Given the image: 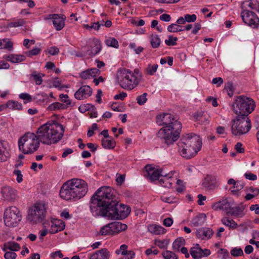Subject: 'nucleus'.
Instances as JSON below:
<instances>
[{"label":"nucleus","instance_id":"4","mask_svg":"<svg viewBox=\"0 0 259 259\" xmlns=\"http://www.w3.org/2000/svg\"><path fill=\"white\" fill-rule=\"evenodd\" d=\"M142 75L139 69L133 72L129 69H123L117 72V77L120 86L125 90L134 89L140 82Z\"/></svg>","mask_w":259,"mask_h":259},{"label":"nucleus","instance_id":"50","mask_svg":"<svg viewBox=\"0 0 259 259\" xmlns=\"http://www.w3.org/2000/svg\"><path fill=\"white\" fill-rule=\"evenodd\" d=\"M13 174L14 175L16 176V181L17 183H21V182H22L23 180V176L20 170L18 169H15L13 171Z\"/></svg>","mask_w":259,"mask_h":259},{"label":"nucleus","instance_id":"44","mask_svg":"<svg viewBox=\"0 0 259 259\" xmlns=\"http://www.w3.org/2000/svg\"><path fill=\"white\" fill-rule=\"evenodd\" d=\"M44 76V75L42 73H36V72H33L31 74V76L33 77V80L37 85H40L42 83V77Z\"/></svg>","mask_w":259,"mask_h":259},{"label":"nucleus","instance_id":"28","mask_svg":"<svg viewBox=\"0 0 259 259\" xmlns=\"http://www.w3.org/2000/svg\"><path fill=\"white\" fill-rule=\"evenodd\" d=\"M99 72V69L97 68L87 69L81 72L79 74V76L83 79H89L95 77Z\"/></svg>","mask_w":259,"mask_h":259},{"label":"nucleus","instance_id":"54","mask_svg":"<svg viewBox=\"0 0 259 259\" xmlns=\"http://www.w3.org/2000/svg\"><path fill=\"white\" fill-rule=\"evenodd\" d=\"M231 254L234 256H238L243 255V250L240 248H234L231 250Z\"/></svg>","mask_w":259,"mask_h":259},{"label":"nucleus","instance_id":"10","mask_svg":"<svg viewBox=\"0 0 259 259\" xmlns=\"http://www.w3.org/2000/svg\"><path fill=\"white\" fill-rule=\"evenodd\" d=\"M131 212L129 206L124 204H118L110 207V209H107L103 212V216L108 217L111 220L122 219L125 218Z\"/></svg>","mask_w":259,"mask_h":259},{"label":"nucleus","instance_id":"13","mask_svg":"<svg viewBox=\"0 0 259 259\" xmlns=\"http://www.w3.org/2000/svg\"><path fill=\"white\" fill-rule=\"evenodd\" d=\"M0 193L2 200L8 202H14L19 198L17 190L8 185L3 186L1 188Z\"/></svg>","mask_w":259,"mask_h":259},{"label":"nucleus","instance_id":"17","mask_svg":"<svg viewBox=\"0 0 259 259\" xmlns=\"http://www.w3.org/2000/svg\"><path fill=\"white\" fill-rule=\"evenodd\" d=\"M176 122H179L172 115L169 113H162L157 116V122L161 125L171 126Z\"/></svg>","mask_w":259,"mask_h":259},{"label":"nucleus","instance_id":"41","mask_svg":"<svg viewBox=\"0 0 259 259\" xmlns=\"http://www.w3.org/2000/svg\"><path fill=\"white\" fill-rule=\"evenodd\" d=\"M242 8L245 10H249L253 9L255 8V5L253 4L252 1H246L242 3Z\"/></svg>","mask_w":259,"mask_h":259},{"label":"nucleus","instance_id":"26","mask_svg":"<svg viewBox=\"0 0 259 259\" xmlns=\"http://www.w3.org/2000/svg\"><path fill=\"white\" fill-rule=\"evenodd\" d=\"M109 228L111 232V235L117 234L119 232L125 230L127 228V226L125 224H122L119 222H115L109 224Z\"/></svg>","mask_w":259,"mask_h":259},{"label":"nucleus","instance_id":"24","mask_svg":"<svg viewBox=\"0 0 259 259\" xmlns=\"http://www.w3.org/2000/svg\"><path fill=\"white\" fill-rule=\"evenodd\" d=\"M64 228L65 223L63 221L61 220L54 219L51 221L50 232L52 234H54L63 230Z\"/></svg>","mask_w":259,"mask_h":259},{"label":"nucleus","instance_id":"59","mask_svg":"<svg viewBox=\"0 0 259 259\" xmlns=\"http://www.w3.org/2000/svg\"><path fill=\"white\" fill-rule=\"evenodd\" d=\"M17 254L13 251H6L4 257L6 259H16Z\"/></svg>","mask_w":259,"mask_h":259},{"label":"nucleus","instance_id":"19","mask_svg":"<svg viewBox=\"0 0 259 259\" xmlns=\"http://www.w3.org/2000/svg\"><path fill=\"white\" fill-rule=\"evenodd\" d=\"M145 176L151 181H155L161 177V171L158 168L147 165L145 167Z\"/></svg>","mask_w":259,"mask_h":259},{"label":"nucleus","instance_id":"40","mask_svg":"<svg viewBox=\"0 0 259 259\" xmlns=\"http://www.w3.org/2000/svg\"><path fill=\"white\" fill-rule=\"evenodd\" d=\"M102 145L106 149H112L115 147V142L113 140L104 139L102 140Z\"/></svg>","mask_w":259,"mask_h":259},{"label":"nucleus","instance_id":"57","mask_svg":"<svg viewBox=\"0 0 259 259\" xmlns=\"http://www.w3.org/2000/svg\"><path fill=\"white\" fill-rule=\"evenodd\" d=\"M177 37L169 36L168 37V39L165 40V42L167 46H174L176 45V41H177Z\"/></svg>","mask_w":259,"mask_h":259},{"label":"nucleus","instance_id":"58","mask_svg":"<svg viewBox=\"0 0 259 259\" xmlns=\"http://www.w3.org/2000/svg\"><path fill=\"white\" fill-rule=\"evenodd\" d=\"M40 49L38 48H35L32 50L25 52V55L28 57L36 55L39 53Z\"/></svg>","mask_w":259,"mask_h":259},{"label":"nucleus","instance_id":"12","mask_svg":"<svg viewBox=\"0 0 259 259\" xmlns=\"http://www.w3.org/2000/svg\"><path fill=\"white\" fill-rule=\"evenodd\" d=\"M197 138L194 139L191 141L190 140H185L182 138L180 142L178 143L179 151L180 155L187 159H190L196 155V151L194 148H191V144L196 143Z\"/></svg>","mask_w":259,"mask_h":259},{"label":"nucleus","instance_id":"22","mask_svg":"<svg viewBox=\"0 0 259 259\" xmlns=\"http://www.w3.org/2000/svg\"><path fill=\"white\" fill-rule=\"evenodd\" d=\"M10 146L5 141H0V161H7L10 157Z\"/></svg>","mask_w":259,"mask_h":259},{"label":"nucleus","instance_id":"29","mask_svg":"<svg viewBox=\"0 0 259 259\" xmlns=\"http://www.w3.org/2000/svg\"><path fill=\"white\" fill-rule=\"evenodd\" d=\"M244 209V208L243 206L234 207L230 208V210L227 212V213L234 217L242 218L245 214Z\"/></svg>","mask_w":259,"mask_h":259},{"label":"nucleus","instance_id":"1","mask_svg":"<svg viewBox=\"0 0 259 259\" xmlns=\"http://www.w3.org/2000/svg\"><path fill=\"white\" fill-rule=\"evenodd\" d=\"M114 190L109 187H102L92 196L91 200L90 209L95 216L102 215L107 209L118 202Z\"/></svg>","mask_w":259,"mask_h":259},{"label":"nucleus","instance_id":"48","mask_svg":"<svg viewBox=\"0 0 259 259\" xmlns=\"http://www.w3.org/2000/svg\"><path fill=\"white\" fill-rule=\"evenodd\" d=\"M127 246L125 244H123L120 246L119 249L115 251V253L117 254H121L122 256L126 255V254L129 253V251L127 250Z\"/></svg>","mask_w":259,"mask_h":259},{"label":"nucleus","instance_id":"3","mask_svg":"<svg viewBox=\"0 0 259 259\" xmlns=\"http://www.w3.org/2000/svg\"><path fill=\"white\" fill-rule=\"evenodd\" d=\"M88 191V184L80 179H72L66 182L60 191V197L66 200L79 199Z\"/></svg>","mask_w":259,"mask_h":259},{"label":"nucleus","instance_id":"9","mask_svg":"<svg viewBox=\"0 0 259 259\" xmlns=\"http://www.w3.org/2000/svg\"><path fill=\"white\" fill-rule=\"evenodd\" d=\"M250 120L247 117L237 116L232 120V133L235 135H240L247 133L251 128Z\"/></svg>","mask_w":259,"mask_h":259},{"label":"nucleus","instance_id":"33","mask_svg":"<svg viewBox=\"0 0 259 259\" xmlns=\"http://www.w3.org/2000/svg\"><path fill=\"white\" fill-rule=\"evenodd\" d=\"M148 230L152 234L156 235L163 234L165 233V229L159 226L151 225L148 227Z\"/></svg>","mask_w":259,"mask_h":259},{"label":"nucleus","instance_id":"11","mask_svg":"<svg viewBox=\"0 0 259 259\" xmlns=\"http://www.w3.org/2000/svg\"><path fill=\"white\" fill-rule=\"evenodd\" d=\"M21 218L20 211L16 206H10L5 211L4 222L5 225L9 227L15 226L21 220Z\"/></svg>","mask_w":259,"mask_h":259},{"label":"nucleus","instance_id":"34","mask_svg":"<svg viewBox=\"0 0 259 259\" xmlns=\"http://www.w3.org/2000/svg\"><path fill=\"white\" fill-rule=\"evenodd\" d=\"M5 58L12 63H20L25 59V57L20 55H10L9 56H6Z\"/></svg>","mask_w":259,"mask_h":259},{"label":"nucleus","instance_id":"21","mask_svg":"<svg viewBox=\"0 0 259 259\" xmlns=\"http://www.w3.org/2000/svg\"><path fill=\"white\" fill-rule=\"evenodd\" d=\"M174 171H171L165 175H161V177L159 180L160 184L164 187H170L171 184L177 180V178L174 177Z\"/></svg>","mask_w":259,"mask_h":259},{"label":"nucleus","instance_id":"46","mask_svg":"<svg viewBox=\"0 0 259 259\" xmlns=\"http://www.w3.org/2000/svg\"><path fill=\"white\" fill-rule=\"evenodd\" d=\"M180 27H182V26L176 24H172L168 26L167 30L170 32H177L184 30L183 29H180Z\"/></svg>","mask_w":259,"mask_h":259},{"label":"nucleus","instance_id":"39","mask_svg":"<svg viewBox=\"0 0 259 259\" xmlns=\"http://www.w3.org/2000/svg\"><path fill=\"white\" fill-rule=\"evenodd\" d=\"M222 223L227 226L229 227L231 229H236L238 225L236 223H235L233 220L229 219L227 218H224L222 219Z\"/></svg>","mask_w":259,"mask_h":259},{"label":"nucleus","instance_id":"7","mask_svg":"<svg viewBox=\"0 0 259 259\" xmlns=\"http://www.w3.org/2000/svg\"><path fill=\"white\" fill-rule=\"evenodd\" d=\"M174 123L171 126H163L158 133V137L163 139L167 145L171 144L178 140L182 129V124L180 122Z\"/></svg>","mask_w":259,"mask_h":259},{"label":"nucleus","instance_id":"42","mask_svg":"<svg viewBox=\"0 0 259 259\" xmlns=\"http://www.w3.org/2000/svg\"><path fill=\"white\" fill-rule=\"evenodd\" d=\"M150 43L153 48H158L160 44V39L157 35H152Z\"/></svg>","mask_w":259,"mask_h":259},{"label":"nucleus","instance_id":"52","mask_svg":"<svg viewBox=\"0 0 259 259\" xmlns=\"http://www.w3.org/2000/svg\"><path fill=\"white\" fill-rule=\"evenodd\" d=\"M158 68L157 64H149L146 68V73L149 75H153L157 70Z\"/></svg>","mask_w":259,"mask_h":259},{"label":"nucleus","instance_id":"16","mask_svg":"<svg viewBox=\"0 0 259 259\" xmlns=\"http://www.w3.org/2000/svg\"><path fill=\"white\" fill-rule=\"evenodd\" d=\"M190 253L193 259H201L209 255L211 251L206 248H201L198 244H196L190 248Z\"/></svg>","mask_w":259,"mask_h":259},{"label":"nucleus","instance_id":"14","mask_svg":"<svg viewBox=\"0 0 259 259\" xmlns=\"http://www.w3.org/2000/svg\"><path fill=\"white\" fill-rule=\"evenodd\" d=\"M243 22L248 25L257 28L259 25V18L253 12L249 10L243 11L241 13Z\"/></svg>","mask_w":259,"mask_h":259},{"label":"nucleus","instance_id":"49","mask_svg":"<svg viewBox=\"0 0 259 259\" xmlns=\"http://www.w3.org/2000/svg\"><path fill=\"white\" fill-rule=\"evenodd\" d=\"M162 255L165 259H178V257L175 253L170 251H163Z\"/></svg>","mask_w":259,"mask_h":259},{"label":"nucleus","instance_id":"20","mask_svg":"<svg viewBox=\"0 0 259 259\" xmlns=\"http://www.w3.org/2000/svg\"><path fill=\"white\" fill-rule=\"evenodd\" d=\"M92 94V89L89 85H82L74 94L75 98L77 100H84L90 97Z\"/></svg>","mask_w":259,"mask_h":259},{"label":"nucleus","instance_id":"30","mask_svg":"<svg viewBox=\"0 0 259 259\" xmlns=\"http://www.w3.org/2000/svg\"><path fill=\"white\" fill-rule=\"evenodd\" d=\"M20 245L15 242L10 241L5 243L3 247V250L6 251L7 249H10L11 251H16L20 249Z\"/></svg>","mask_w":259,"mask_h":259},{"label":"nucleus","instance_id":"8","mask_svg":"<svg viewBox=\"0 0 259 259\" xmlns=\"http://www.w3.org/2000/svg\"><path fill=\"white\" fill-rule=\"evenodd\" d=\"M46 212L47 205L45 202L36 203L28 210L27 220L32 224L40 223L45 220Z\"/></svg>","mask_w":259,"mask_h":259},{"label":"nucleus","instance_id":"36","mask_svg":"<svg viewBox=\"0 0 259 259\" xmlns=\"http://www.w3.org/2000/svg\"><path fill=\"white\" fill-rule=\"evenodd\" d=\"M105 43L108 47L117 49L119 47V44L117 40L112 37H106L105 40Z\"/></svg>","mask_w":259,"mask_h":259},{"label":"nucleus","instance_id":"47","mask_svg":"<svg viewBox=\"0 0 259 259\" xmlns=\"http://www.w3.org/2000/svg\"><path fill=\"white\" fill-rule=\"evenodd\" d=\"M25 23L24 19H20L16 20L15 22H11L8 24L9 27H17L23 26Z\"/></svg>","mask_w":259,"mask_h":259},{"label":"nucleus","instance_id":"62","mask_svg":"<svg viewBox=\"0 0 259 259\" xmlns=\"http://www.w3.org/2000/svg\"><path fill=\"white\" fill-rule=\"evenodd\" d=\"M186 22H193L196 20V16L195 14L189 15L186 14L185 15Z\"/></svg>","mask_w":259,"mask_h":259},{"label":"nucleus","instance_id":"60","mask_svg":"<svg viewBox=\"0 0 259 259\" xmlns=\"http://www.w3.org/2000/svg\"><path fill=\"white\" fill-rule=\"evenodd\" d=\"M196 118L201 123H207L208 119L207 118V116L205 115H203L202 114L197 115V116L196 117Z\"/></svg>","mask_w":259,"mask_h":259},{"label":"nucleus","instance_id":"35","mask_svg":"<svg viewBox=\"0 0 259 259\" xmlns=\"http://www.w3.org/2000/svg\"><path fill=\"white\" fill-rule=\"evenodd\" d=\"M185 244V239L183 238H178L173 243L172 248L175 251L179 252Z\"/></svg>","mask_w":259,"mask_h":259},{"label":"nucleus","instance_id":"61","mask_svg":"<svg viewBox=\"0 0 259 259\" xmlns=\"http://www.w3.org/2000/svg\"><path fill=\"white\" fill-rule=\"evenodd\" d=\"M130 47L134 50L135 53L137 54H139L143 51V48L142 47H137L136 45L134 43H132L130 45Z\"/></svg>","mask_w":259,"mask_h":259},{"label":"nucleus","instance_id":"51","mask_svg":"<svg viewBox=\"0 0 259 259\" xmlns=\"http://www.w3.org/2000/svg\"><path fill=\"white\" fill-rule=\"evenodd\" d=\"M147 94L144 93L137 98V103L140 105H144L147 101Z\"/></svg>","mask_w":259,"mask_h":259},{"label":"nucleus","instance_id":"25","mask_svg":"<svg viewBox=\"0 0 259 259\" xmlns=\"http://www.w3.org/2000/svg\"><path fill=\"white\" fill-rule=\"evenodd\" d=\"M213 232L208 228H202L197 230L196 235L201 240L208 239L213 235Z\"/></svg>","mask_w":259,"mask_h":259},{"label":"nucleus","instance_id":"31","mask_svg":"<svg viewBox=\"0 0 259 259\" xmlns=\"http://www.w3.org/2000/svg\"><path fill=\"white\" fill-rule=\"evenodd\" d=\"M206 220V215L201 213L194 217L191 221V224L194 227H199L202 225Z\"/></svg>","mask_w":259,"mask_h":259},{"label":"nucleus","instance_id":"18","mask_svg":"<svg viewBox=\"0 0 259 259\" xmlns=\"http://www.w3.org/2000/svg\"><path fill=\"white\" fill-rule=\"evenodd\" d=\"M45 19L52 20L53 24L57 31L61 30L65 26L64 18L57 14H50Z\"/></svg>","mask_w":259,"mask_h":259},{"label":"nucleus","instance_id":"2","mask_svg":"<svg viewBox=\"0 0 259 259\" xmlns=\"http://www.w3.org/2000/svg\"><path fill=\"white\" fill-rule=\"evenodd\" d=\"M64 127L63 125L55 121H49L39 127L37 134L41 143L51 145L58 142L62 138Z\"/></svg>","mask_w":259,"mask_h":259},{"label":"nucleus","instance_id":"27","mask_svg":"<svg viewBox=\"0 0 259 259\" xmlns=\"http://www.w3.org/2000/svg\"><path fill=\"white\" fill-rule=\"evenodd\" d=\"M110 253L106 248H102L97 251L91 256L90 259H109Z\"/></svg>","mask_w":259,"mask_h":259},{"label":"nucleus","instance_id":"53","mask_svg":"<svg viewBox=\"0 0 259 259\" xmlns=\"http://www.w3.org/2000/svg\"><path fill=\"white\" fill-rule=\"evenodd\" d=\"M225 89L227 91L228 95L230 97L233 95L234 89L232 82H228L225 85Z\"/></svg>","mask_w":259,"mask_h":259},{"label":"nucleus","instance_id":"5","mask_svg":"<svg viewBox=\"0 0 259 259\" xmlns=\"http://www.w3.org/2000/svg\"><path fill=\"white\" fill-rule=\"evenodd\" d=\"M40 142L38 135L33 133H27L19 140V150L25 154H32L37 150Z\"/></svg>","mask_w":259,"mask_h":259},{"label":"nucleus","instance_id":"63","mask_svg":"<svg viewBox=\"0 0 259 259\" xmlns=\"http://www.w3.org/2000/svg\"><path fill=\"white\" fill-rule=\"evenodd\" d=\"M176 184H177V187H176L177 191L178 192H183L184 189V186L183 184L182 181L180 180H177Z\"/></svg>","mask_w":259,"mask_h":259},{"label":"nucleus","instance_id":"23","mask_svg":"<svg viewBox=\"0 0 259 259\" xmlns=\"http://www.w3.org/2000/svg\"><path fill=\"white\" fill-rule=\"evenodd\" d=\"M197 138V142L196 143H193L191 144V148L195 149L196 151V153L200 150L202 147V141L199 136L195 134H188L183 137V139L192 140L194 139Z\"/></svg>","mask_w":259,"mask_h":259},{"label":"nucleus","instance_id":"38","mask_svg":"<svg viewBox=\"0 0 259 259\" xmlns=\"http://www.w3.org/2000/svg\"><path fill=\"white\" fill-rule=\"evenodd\" d=\"M67 108V106L64 104L59 102H55L50 105L48 107L49 111H55L57 110H62Z\"/></svg>","mask_w":259,"mask_h":259},{"label":"nucleus","instance_id":"43","mask_svg":"<svg viewBox=\"0 0 259 259\" xmlns=\"http://www.w3.org/2000/svg\"><path fill=\"white\" fill-rule=\"evenodd\" d=\"M155 244L160 248H164L167 247L169 243V239L155 240Z\"/></svg>","mask_w":259,"mask_h":259},{"label":"nucleus","instance_id":"6","mask_svg":"<svg viewBox=\"0 0 259 259\" xmlns=\"http://www.w3.org/2000/svg\"><path fill=\"white\" fill-rule=\"evenodd\" d=\"M255 107L253 101L245 96L238 97L232 104V109L239 116H247L253 111Z\"/></svg>","mask_w":259,"mask_h":259},{"label":"nucleus","instance_id":"37","mask_svg":"<svg viewBox=\"0 0 259 259\" xmlns=\"http://www.w3.org/2000/svg\"><path fill=\"white\" fill-rule=\"evenodd\" d=\"M4 105L5 106V108L8 107L9 108L12 110H21L22 108V106L21 103L14 101H9Z\"/></svg>","mask_w":259,"mask_h":259},{"label":"nucleus","instance_id":"15","mask_svg":"<svg viewBox=\"0 0 259 259\" xmlns=\"http://www.w3.org/2000/svg\"><path fill=\"white\" fill-rule=\"evenodd\" d=\"M202 185L207 191H212L219 186V183L217 176L213 175H207L203 180Z\"/></svg>","mask_w":259,"mask_h":259},{"label":"nucleus","instance_id":"55","mask_svg":"<svg viewBox=\"0 0 259 259\" xmlns=\"http://www.w3.org/2000/svg\"><path fill=\"white\" fill-rule=\"evenodd\" d=\"M60 100L61 102L66 103L67 108L71 104V101L68 99V96L67 94H60L59 96Z\"/></svg>","mask_w":259,"mask_h":259},{"label":"nucleus","instance_id":"32","mask_svg":"<svg viewBox=\"0 0 259 259\" xmlns=\"http://www.w3.org/2000/svg\"><path fill=\"white\" fill-rule=\"evenodd\" d=\"M229 203L226 199H223L212 205V208L214 210L219 209H227L229 207Z\"/></svg>","mask_w":259,"mask_h":259},{"label":"nucleus","instance_id":"64","mask_svg":"<svg viewBox=\"0 0 259 259\" xmlns=\"http://www.w3.org/2000/svg\"><path fill=\"white\" fill-rule=\"evenodd\" d=\"M19 97L23 100H26L27 102H30L32 100L31 96L27 93H22L19 95Z\"/></svg>","mask_w":259,"mask_h":259},{"label":"nucleus","instance_id":"45","mask_svg":"<svg viewBox=\"0 0 259 259\" xmlns=\"http://www.w3.org/2000/svg\"><path fill=\"white\" fill-rule=\"evenodd\" d=\"M110 229L109 228V225L108 224L102 227L98 233L99 235L105 236L111 235Z\"/></svg>","mask_w":259,"mask_h":259},{"label":"nucleus","instance_id":"56","mask_svg":"<svg viewBox=\"0 0 259 259\" xmlns=\"http://www.w3.org/2000/svg\"><path fill=\"white\" fill-rule=\"evenodd\" d=\"M161 200L164 202L172 203L176 202V199L174 197H168L166 195H163L161 197Z\"/></svg>","mask_w":259,"mask_h":259}]
</instances>
